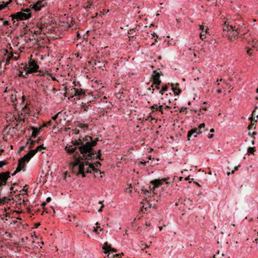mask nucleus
Masks as SVG:
<instances>
[{
	"label": "nucleus",
	"mask_w": 258,
	"mask_h": 258,
	"mask_svg": "<svg viewBox=\"0 0 258 258\" xmlns=\"http://www.w3.org/2000/svg\"><path fill=\"white\" fill-rule=\"evenodd\" d=\"M98 141V138L93 140L91 137L86 136L85 137L75 141L74 145L78 146L79 151L83 155L82 159L90 160V161H93L95 159L102 160L103 159L101 157V150H98L97 154L96 151L93 148L97 145V142Z\"/></svg>",
	"instance_id": "f257e3e1"
},
{
	"label": "nucleus",
	"mask_w": 258,
	"mask_h": 258,
	"mask_svg": "<svg viewBox=\"0 0 258 258\" xmlns=\"http://www.w3.org/2000/svg\"><path fill=\"white\" fill-rule=\"evenodd\" d=\"M74 161L73 162L74 167L79 166L78 174H81L82 177L86 176L85 173H91V169H92L95 173L99 172L100 174H104V172H101L97 168H95L94 165L89 162L90 160H86L82 159V156H78L77 155H74L73 156Z\"/></svg>",
	"instance_id": "f03ea898"
},
{
	"label": "nucleus",
	"mask_w": 258,
	"mask_h": 258,
	"mask_svg": "<svg viewBox=\"0 0 258 258\" xmlns=\"http://www.w3.org/2000/svg\"><path fill=\"white\" fill-rule=\"evenodd\" d=\"M167 178H162L161 179H155L153 180H152L150 181V184L153 185V186L151 187V186L149 187V189H142V191L144 192V194L146 196H150L149 195L151 194V192L150 191L153 189V193L155 194V189L156 187H158L160 186H161L164 182H166V183H168V182L166 181Z\"/></svg>",
	"instance_id": "7ed1b4c3"
},
{
	"label": "nucleus",
	"mask_w": 258,
	"mask_h": 258,
	"mask_svg": "<svg viewBox=\"0 0 258 258\" xmlns=\"http://www.w3.org/2000/svg\"><path fill=\"white\" fill-rule=\"evenodd\" d=\"M30 10L29 9H26L24 10L23 12H19L10 16L12 17V20L13 21V23H15V20L17 21L26 20L29 19L31 15L29 13Z\"/></svg>",
	"instance_id": "20e7f679"
},
{
	"label": "nucleus",
	"mask_w": 258,
	"mask_h": 258,
	"mask_svg": "<svg viewBox=\"0 0 258 258\" xmlns=\"http://www.w3.org/2000/svg\"><path fill=\"white\" fill-rule=\"evenodd\" d=\"M230 31L227 34H225V36L228 37L230 41H232L233 38L237 37L238 34L240 33L241 29L239 28H236L235 26H233L232 25H230Z\"/></svg>",
	"instance_id": "39448f33"
},
{
	"label": "nucleus",
	"mask_w": 258,
	"mask_h": 258,
	"mask_svg": "<svg viewBox=\"0 0 258 258\" xmlns=\"http://www.w3.org/2000/svg\"><path fill=\"white\" fill-rule=\"evenodd\" d=\"M38 69L39 66L36 63V61L34 60H32L29 61L28 67L26 66L24 69L27 71V72L26 73V75H27V74H30L38 72Z\"/></svg>",
	"instance_id": "423d86ee"
},
{
	"label": "nucleus",
	"mask_w": 258,
	"mask_h": 258,
	"mask_svg": "<svg viewBox=\"0 0 258 258\" xmlns=\"http://www.w3.org/2000/svg\"><path fill=\"white\" fill-rule=\"evenodd\" d=\"M10 172H2L0 173V188L7 184V181L10 178Z\"/></svg>",
	"instance_id": "0eeeda50"
},
{
	"label": "nucleus",
	"mask_w": 258,
	"mask_h": 258,
	"mask_svg": "<svg viewBox=\"0 0 258 258\" xmlns=\"http://www.w3.org/2000/svg\"><path fill=\"white\" fill-rule=\"evenodd\" d=\"M78 140H78L77 141H78ZM76 141L77 140H75L74 141H73L72 142L73 144V146H71V145H68L67 146H66L65 150L67 151V152L68 153H69L70 154H72L75 153L74 155H77L78 156H81L78 152H76V151L77 149H79L78 146L74 145V143H75V141Z\"/></svg>",
	"instance_id": "6e6552de"
},
{
	"label": "nucleus",
	"mask_w": 258,
	"mask_h": 258,
	"mask_svg": "<svg viewBox=\"0 0 258 258\" xmlns=\"http://www.w3.org/2000/svg\"><path fill=\"white\" fill-rule=\"evenodd\" d=\"M47 0H39L35 4L31 5V7L36 11L41 10L42 8L44 7L47 4Z\"/></svg>",
	"instance_id": "1a4fd4ad"
},
{
	"label": "nucleus",
	"mask_w": 258,
	"mask_h": 258,
	"mask_svg": "<svg viewBox=\"0 0 258 258\" xmlns=\"http://www.w3.org/2000/svg\"><path fill=\"white\" fill-rule=\"evenodd\" d=\"M72 92L70 93L71 97H74V96L82 97L85 95V90L82 89H79L76 88H73L71 89Z\"/></svg>",
	"instance_id": "9d476101"
},
{
	"label": "nucleus",
	"mask_w": 258,
	"mask_h": 258,
	"mask_svg": "<svg viewBox=\"0 0 258 258\" xmlns=\"http://www.w3.org/2000/svg\"><path fill=\"white\" fill-rule=\"evenodd\" d=\"M36 154V151L34 150H30L28 153H27L24 156L19 160L20 162H22L25 164V162H29L31 158Z\"/></svg>",
	"instance_id": "9b49d317"
},
{
	"label": "nucleus",
	"mask_w": 258,
	"mask_h": 258,
	"mask_svg": "<svg viewBox=\"0 0 258 258\" xmlns=\"http://www.w3.org/2000/svg\"><path fill=\"white\" fill-rule=\"evenodd\" d=\"M205 127V123H201L198 128H193V129H191V130L189 131L188 132V134H187V139H188V140H189L190 138L192 136V135H194V134H195L198 131V130H199V129H202L203 128H204Z\"/></svg>",
	"instance_id": "f8f14e48"
},
{
	"label": "nucleus",
	"mask_w": 258,
	"mask_h": 258,
	"mask_svg": "<svg viewBox=\"0 0 258 258\" xmlns=\"http://www.w3.org/2000/svg\"><path fill=\"white\" fill-rule=\"evenodd\" d=\"M102 248L105 250L104 253L107 254L110 251L115 252L117 250L114 248H111L110 245H108L107 242H105L103 244Z\"/></svg>",
	"instance_id": "ddd939ff"
},
{
	"label": "nucleus",
	"mask_w": 258,
	"mask_h": 258,
	"mask_svg": "<svg viewBox=\"0 0 258 258\" xmlns=\"http://www.w3.org/2000/svg\"><path fill=\"white\" fill-rule=\"evenodd\" d=\"M161 76H163V74L161 72H158L157 70L153 71V74L151 76V79H153V82L154 81L160 80Z\"/></svg>",
	"instance_id": "4468645a"
},
{
	"label": "nucleus",
	"mask_w": 258,
	"mask_h": 258,
	"mask_svg": "<svg viewBox=\"0 0 258 258\" xmlns=\"http://www.w3.org/2000/svg\"><path fill=\"white\" fill-rule=\"evenodd\" d=\"M170 86L172 88V90L173 91L174 93L176 95H179L181 93V90L179 87V84H173L171 83Z\"/></svg>",
	"instance_id": "2eb2a0df"
},
{
	"label": "nucleus",
	"mask_w": 258,
	"mask_h": 258,
	"mask_svg": "<svg viewBox=\"0 0 258 258\" xmlns=\"http://www.w3.org/2000/svg\"><path fill=\"white\" fill-rule=\"evenodd\" d=\"M25 164L23 163L22 162H20V161H18V165L16 168V172H20L22 170L23 171L25 170Z\"/></svg>",
	"instance_id": "dca6fc26"
},
{
	"label": "nucleus",
	"mask_w": 258,
	"mask_h": 258,
	"mask_svg": "<svg viewBox=\"0 0 258 258\" xmlns=\"http://www.w3.org/2000/svg\"><path fill=\"white\" fill-rule=\"evenodd\" d=\"M230 25L229 26L228 24L227 25L226 23H224V24L223 26V36H225V34H227V33H228L230 31Z\"/></svg>",
	"instance_id": "f3484780"
},
{
	"label": "nucleus",
	"mask_w": 258,
	"mask_h": 258,
	"mask_svg": "<svg viewBox=\"0 0 258 258\" xmlns=\"http://www.w3.org/2000/svg\"><path fill=\"white\" fill-rule=\"evenodd\" d=\"M31 128L33 131L32 134V136L33 138H36L39 134V130L37 127H33V126L31 127Z\"/></svg>",
	"instance_id": "a211bd4d"
},
{
	"label": "nucleus",
	"mask_w": 258,
	"mask_h": 258,
	"mask_svg": "<svg viewBox=\"0 0 258 258\" xmlns=\"http://www.w3.org/2000/svg\"><path fill=\"white\" fill-rule=\"evenodd\" d=\"M12 2V0H9V2L5 3L4 2H3V4L0 5V10H2L4 8H5L7 6Z\"/></svg>",
	"instance_id": "6ab92c4d"
},
{
	"label": "nucleus",
	"mask_w": 258,
	"mask_h": 258,
	"mask_svg": "<svg viewBox=\"0 0 258 258\" xmlns=\"http://www.w3.org/2000/svg\"><path fill=\"white\" fill-rule=\"evenodd\" d=\"M2 187L0 188V197L2 196ZM7 200V198L5 197H4L3 199L0 198V203L1 204H4L6 202V200Z\"/></svg>",
	"instance_id": "aec40b11"
},
{
	"label": "nucleus",
	"mask_w": 258,
	"mask_h": 258,
	"mask_svg": "<svg viewBox=\"0 0 258 258\" xmlns=\"http://www.w3.org/2000/svg\"><path fill=\"white\" fill-rule=\"evenodd\" d=\"M168 88V86L167 85H165V86H163L161 90H160L159 93L163 95L164 92L167 91Z\"/></svg>",
	"instance_id": "412c9836"
},
{
	"label": "nucleus",
	"mask_w": 258,
	"mask_h": 258,
	"mask_svg": "<svg viewBox=\"0 0 258 258\" xmlns=\"http://www.w3.org/2000/svg\"><path fill=\"white\" fill-rule=\"evenodd\" d=\"M13 58V53H11L8 56L6 60V64H8L10 63V61Z\"/></svg>",
	"instance_id": "4be33fe9"
},
{
	"label": "nucleus",
	"mask_w": 258,
	"mask_h": 258,
	"mask_svg": "<svg viewBox=\"0 0 258 258\" xmlns=\"http://www.w3.org/2000/svg\"><path fill=\"white\" fill-rule=\"evenodd\" d=\"M161 84V81L160 80L154 81L152 85L151 86V87H154V85H160Z\"/></svg>",
	"instance_id": "5701e85b"
},
{
	"label": "nucleus",
	"mask_w": 258,
	"mask_h": 258,
	"mask_svg": "<svg viewBox=\"0 0 258 258\" xmlns=\"http://www.w3.org/2000/svg\"><path fill=\"white\" fill-rule=\"evenodd\" d=\"M45 149V147H43V145H40L39 146H38L36 149H35V150H33L34 151H36V153L38 151H41L42 149Z\"/></svg>",
	"instance_id": "b1692460"
},
{
	"label": "nucleus",
	"mask_w": 258,
	"mask_h": 258,
	"mask_svg": "<svg viewBox=\"0 0 258 258\" xmlns=\"http://www.w3.org/2000/svg\"><path fill=\"white\" fill-rule=\"evenodd\" d=\"M256 109H257V107H256L255 108V109L254 110H253L252 112V118H253V117H256V118H258V113L257 114L256 113Z\"/></svg>",
	"instance_id": "393cba45"
},
{
	"label": "nucleus",
	"mask_w": 258,
	"mask_h": 258,
	"mask_svg": "<svg viewBox=\"0 0 258 258\" xmlns=\"http://www.w3.org/2000/svg\"><path fill=\"white\" fill-rule=\"evenodd\" d=\"M119 256V254H113V255H111L110 253H108V255H107V256H108V258H115V257H118Z\"/></svg>",
	"instance_id": "a878e982"
},
{
	"label": "nucleus",
	"mask_w": 258,
	"mask_h": 258,
	"mask_svg": "<svg viewBox=\"0 0 258 258\" xmlns=\"http://www.w3.org/2000/svg\"><path fill=\"white\" fill-rule=\"evenodd\" d=\"M255 151V150L254 147H249L248 148L247 152L248 153L253 154Z\"/></svg>",
	"instance_id": "bb28decb"
},
{
	"label": "nucleus",
	"mask_w": 258,
	"mask_h": 258,
	"mask_svg": "<svg viewBox=\"0 0 258 258\" xmlns=\"http://www.w3.org/2000/svg\"><path fill=\"white\" fill-rule=\"evenodd\" d=\"M78 126L81 128H87L88 125L86 124L80 123L79 124Z\"/></svg>",
	"instance_id": "cd10ccee"
},
{
	"label": "nucleus",
	"mask_w": 258,
	"mask_h": 258,
	"mask_svg": "<svg viewBox=\"0 0 258 258\" xmlns=\"http://www.w3.org/2000/svg\"><path fill=\"white\" fill-rule=\"evenodd\" d=\"M207 33V29L204 33H203V32L201 33V35H200L201 39H202V40H204L206 38L205 34Z\"/></svg>",
	"instance_id": "c85d7f7f"
},
{
	"label": "nucleus",
	"mask_w": 258,
	"mask_h": 258,
	"mask_svg": "<svg viewBox=\"0 0 258 258\" xmlns=\"http://www.w3.org/2000/svg\"><path fill=\"white\" fill-rule=\"evenodd\" d=\"M88 106H87L85 104H83L82 105V108L84 109L85 111H87L88 110Z\"/></svg>",
	"instance_id": "c756f323"
},
{
	"label": "nucleus",
	"mask_w": 258,
	"mask_h": 258,
	"mask_svg": "<svg viewBox=\"0 0 258 258\" xmlns=\"http://www.w3.org/2000/svg\"><path fill=\"white\" fill-rule=\"evenodd\" d=\"M151 109L152 110L155 109L156 110H158V105L157 104H154L151 107Z\"/></svg>",
	"instance_id": "7c9ffc66"
},
{
	"label": "nucleus",
	"mask_w": 258,
	"mask_h": 258,
	"mask_svg": "<svg viewBox=\"0 0 258 258\" xmlns=\"http://www.w3.org/2000/svg\"><path fill=\"white\" fill-rule=\"evenodd\" d=\"M7 162L6 161H0V168L2 167L4 165L7 164Z\"/></svg>",
	"instance_id": "2f4dec72"
},
{
	"label": "nucleus",
	"mask_w": 258,
	"mask_h": 258,
	"mask_svg": "<svg viewBox=\"0 0 258 258\" xmlns=\"http://www.w3.org/2000/svg\"><path fill=\"white\" fill-rule=\"evenodd\" d=\"M201 133H202L201 129L198 130L197 132L195 134H194V137H197L198 134H201Z\"/></svg>",
	"instance_id": "473e14b6"
},
{
	"label": "nucleus",
	"mask_w": 258,
	"mask_h": 258,
	"mask_svg": "<svg viewBox=\"0 0 258 258\" xmlns=\"http://www.w3.org/2000/svg\"><path fill=\"white\" fill-rule=\"evenodd\" d=\"M187 110V108L186 107H181L180 110V112H187L186 111Z\"/></svg>",
	"instance_id": "72a5a7b5"
},
{
	"label": "nucleus",
	"mask_w": 258,
	"mask_h": 258,
	"mask_svg": "<svg viewBox=\"0 0 258 258\" xmlns=\"http://www.w3.org/2000/svg\"><path fill=\"white\" fill-rule=\"evenodd\" d=\"M101 165L100 162L97 161L95 163V167L97 168V167H99Z\"/></svg>",
	"instance_id": "f704fd0d"
},
{
	"label": "nucleus",
	"mask_w": 258,
	"mask_h": 258,
	"mask_svg": "<svg viewBox=\"0 0 258 258\" xmlns=\"http://www.w3.org/2000/svg\"><path fill=\"white\" fill-rule=\"evenodd\" d=\"M99 204L101 205V207H100V209L98 210V212H101V211H102V208H103L104 205L102 204V202H101V201H100V202H99Z\"/></svg>",
	"instance_id": "c9c22d12"
},
{
	"label": "nucleus",
	"mask_w": 258,
	"mask_h": 258,
	"mask_svg": "<svg viewBox=\"0 0 258 258\" xmlns=\"http://www.w3.org/2000/svg\"><path fill=\"white\" fill-rule=\"evenodd\" d=\"M163 105H160L159 107H158V110L160 112H161V113H163Z\"/></svg>",
	"instance_id": "e433bc0d"
},
{
	"label": "nucleus",
	"mask_w": 258,
	"mask_h": 258,
	"mask_svg": "<svg viewBox=\"0 0 258 258\" xmlns=\"http://www.w3.org/2000/svg\"><path fill=\"white\" fill-rule=\"evenodd\" d=\"M250 119H251V123L250 124L252 126L254 124L255 122H256V120H253L252 117H250Z\"/></svg>",
	"instance_id": "4c0bfd02"
},
{
	"label": "nucleus",
	"mask_w": 258,
	"mask_h": 258,
	"mask_svg": "<svg viewBox=\"0 0 258 258\" xmlns=\"http://www.w3.org/2000/svg\"><path fill=\"white\" fill-rule=\"evenodd\" d=\"M3 24L4 25H10V23L9 21L6 20L4 21Z\"/></svg>",
	"instance_id": "58836bf2"
},
{
	"label": "nucleus",
	"mask_w": 258,
	"mask_h": 258,
	"mask_svg": "<svg viewBox=\"0 0 258 258\" xmlns=\"http://www.w3.org/2000/svg\"><path fill=\"white\" fill-rule=\"evenodd\" d=\"M252 50L251 48H249L247 50V53L249 55H252V53L251 51Z\"/></svg>",
	"instance_id": "ea45409f"
},
{
	"label": "nucleus",
	"mask_w": 258,
	"mask_h": 258,
	"mask_svg": "<svg viewBox=\"0 0 258 258\" xmlns=\"http://www.w3.org/2000/svg\"><path fill=\"white\" fill-rule=\"evenodd\" d=\"M59 113H58L57 114H55L53 117H52V119L55 120L57 118Z\"/></svg>",
	"instance_id": "a19ab883"
},
{
	"label": "nucleus",
	"mask_w": 258,
	"mask_h": 258,
	"mask_svg": "<svg viewBox=\"0 0 258 258\" xmlns=\"http://www.w3.org/2000/svg\"><path fill=\"white\" fill-rule=\"evenodd\" d=\"M200 29L203 32V33H204L205 32L204 31L205 28H204V26L201 25L200 26Z\"/></svg>",
	"instance_id": "79ce46f5"
},
{
	"label": "nucleus",
	"mask_w": 258,
	"mask_h": 258,
	"mask_svg": "<svg viewBox=\"0 0 258 258\" xmlns=\"http://www.w3.org/2000/svg\"><path fill=\"white\" fill-rule=\"evenodd\" d=\"M75 131V134H78L79 133V130L76 128L74 130Z\"/></svg>",
	"instance_id": "37998d69"
},
{
	"label": "nucleus",
	"mask_w": 258,
	"mask_h": 258,
	"mask_svg": "<svg viewBox=\"0 0 258 258\" xmlns=\"http://www.w3.org/2000/svg\"><path fill=\"white\" fill-rule=\"evenodd\" d=\"M51 198H50V197H48V198L46 199V202L49 203V202H50L51 201Z\"/></svg>",
	"instance_id": "c03bdc74"
},
{
	"label": "nucleus",
	"mask_w": 258,
	"mask_h": 258,
	"mask_svg": "<svg viewBox=\"0 0 258 258\" xmlns=\"http://www.w3.org/2000/svg\"><path fill=\"white\" fill-rule=\"evenodd\" d=\"M154 86H155V88L156 89H158V90H159V89H160V85H154Z\"/></svg>",
	"instance_id": "a18cd8bd"
},
{
	"label": "nucleus",
	"mask_w": 258,
	"mask_h": 258,
	"mask_svg": "<svg viewBox=\"0 0 258 258\" xmlns=\"http://www.w3.org/2000/svg\"><path fill=\"white\" fill-rule=\"evenodd\" d=\"M238 166H236V167H234V170H232V171H231V173H234V171H235V170H237V169H238Z\"/></svg>",
	"instance_id": "49530a36"
},
{
	"label": "nucleus",
	"mask_w": 258,
	"mask_h": 258,
	"mask_svg": "<svg viewBox=\"0 0 258 258\" xmlns=\"http://www.w3.org/2000/svg\"><path fill=\"white\" fill-rule=\"evenodd\" d=\"M213 137H214V135L213 134H209L208 137L209 139H211Z\"/></svg>",
	"instance_id": "de8ad7c7"
},
{
	"label": "nucleus",
	"mask_w": 258,
	"mask_h": 258,
	"mask_svg": "<svg viewBox=\"0 0 258 258\" xmlns=\"http://www.w3.org/2000/svg\"><path fill=\"white\" fill-rule=\"evenodd\" d=\"M27 185H25L24 186L23 190H24V191H27Z\"/></svg>",
	"instance_id": "09e8293b"
},
{
	"label": "nucleus",
	"mask_w": 258,
	"mask_h": 258,
	"mask_svg": "<svg viewBox=\"0 0 258 258\" xmlns=\"http://www.w3.org/2000/svg\"><path fill=\"white\" fill-rule=\"evenodd\" d=\"M34 144H35V141H32L31 142L30 148H32V145H33Z\"/></svg>",
	"instance_id": "8fccbe9b"
},
{
	"label": "nucleus",
	"mask_w": 258,
	"mask_h": 258,
	"mask_svg": "<svg viewBox=\"0 0 258 258\" xmlns=\"http://www.w3.org/2000/svg\"><path fill=\"white\" fill-rule=\"evenodd\" d=\"M19 76H22L23 77H24V76H23V72H19Z\"/></svg>",
	"instance_id": "3c124183"
},
{
	"label": "nucleus",
	"mask_w": 258,
	"mask_h": 258,
	"mask_svg": "<svg viewBox=\"0 0 258 258\" xmlns=\"http://www.w3.org/2000/svg\"><path fill=\"white\" fill-rule=\"evenodd\" d=\"M47 125H51V121H48V122H47V124H45V126H47Z\"/></svg>",
	"instance_id": "603ef678"
},
{
	"label": "nucleus",
	"mask_w": 258,
	"mask_h": 258,
	"mask_svg": "<svg viewBox=\"0 0 258 258\" xmlns=\"http://www.w3.org/2000/svg\"><path fill=\"white\" fill-rule=\"evenodd\" d=\"M98 228H100V227H99V226H98V227H97V228H94V231L95 232H97V229H98Z\"/></svg>",
	"instance_id": "864d4df0"
},
{
	"label": "nucleus",
	"mask_w": 258,
	"mask_h": 258,
	"mask_svg": "<svg viewBox=\"0 0 258 258\" xmlns=\"http://www.w3.org/2000/svg\"><path fill=\"white\" fill-rule=\"evenodd\" d=\"M248 130H252V126L250 124H249V125H248Z\"/></svg>",
	"instance_id": "5fc2aeb1"
},
{
	"label": "nucleus",
	"mask_w": 258,
	"mask_h": 258,
	"mask_svg": "<svg viewBox=\"0 0 258 258\" xmlns=\"http://www.w3.org/2000/svg\"><path fill=\"white\" fill-rule=\"evenodd\" d=\"M18 172H16V170L15 171V172L12 174V176L15 175Z\"/></svg>",
	"instance_id": "6e6d98bb"
},
{
	"label": "nucleus",
	"mask_w": 258,
	"mask_h": 258,
	"mask_svg": "<svg viewBox=\"0 0 258 258\" xmlns=\"http://www.w3.org/2000/svg\"><path fill=\"white\" fill-rule=\"evenodd\" d=\"M69 130H70V127H66V128H65V129H64V131L67 132V131H69Z\"/></svg>",
	"instance_id": "4d7b16f0"
},
{
	"label": "nucleus",
	"mask_w": 258,
	"mask_h": 258,
	"mask_svg": "<svg viewBox=\"0 0 258 258\" xmlns=\"http://www.w3.org/2000/svg\"><path fill=\"white\" fill-rule=\"evenodd\" d=\"M77 37L81 38L80 34V33L78 32H77Z\"/></svg>",
	"instance_id": "13d9d810"
},
{
	"label": "nucleus",
	"mask_w": 258,
	"mask_h": 258,
	"mask_svg": "<svg viewBox=\"0 0 258 258\" xmlns=\"http://www.w3.org/2000/svg\"><path fill=\"white\" fill-rule=\"evenodd\" d=\"M189 179H190V178H189V176H188V177H187L185 178V180H189Z\"/></svg>",
	"instance_id": "bf43d9fd"
},
{
	"label": "nucleus",
	"mask_w": 258,
	"mask_h": 258,
	"mask_svg": "<svg viewBox=\"0 0 258 258\" xmlns=\"http://www.w3.org/2000/svg\"><path fill=\"white\" fill-rule=\"evenodd\" d=\"M210 131L211 133H213L214 132V130L213 128H211Z\"/></svg>",
	"instance_id": "052dcab7"
},
{
	"label": "nucleus",
	"mask_w": 258,
	"mask_h": 258,
	"mask_svg": "<svg viewBox=\"0 0 258 258\" xmlns=\"http://www.w3.org/2000/svg\"><path fill=\"white\" fill-rule=\"evenodd\" d=\"M10 190H11V191L13 190V189H14V187L11 186V187H10Z\"/></svg>",
	"instance_id": "680f3d73"
},
{
	"label": "nucleus",
	"mask_w": 258,
	"mask_h": 258,
	"mask_svg": "<svg viewBox=\"0 0 258 258\" xmlns=\"http://www.w3.org/2000/svg\"><path fill=\"white\" fill-rule=\"evenodd\" d=\"M217 92H218L219 93H221V92H222V91H221V90L220 89H219V90H218Z\"/></svg>",
	"instance_id": "e2e57ef3"
},
{
	"label": "nucleus",
	"mask_w": 258,
	"mask_h": 258,
	"mask_svg": "<svg viewBox=\"0 0 258 258\" xmlns=\"http://www.w3.org/2000/svg\"><path fill=\"white\" fill-rule=\"evenodd\" d=\"M146 226H147V227H148V226H150V224L149 223H146Z\"/></svg>",
	"instance_id": "0e129e2a"
},
{
	"label": "nucleus",
	"mask_w": 258,
	"mask_h": 258,
	"mask_svg": "<svg viewBox=\"0 0 258 258\" xmlns=\"http://www.w3.org/2000/svg\"><path fill=\"white\" fill-rule=\"evenodd\" d=\"M40 225V223H37V224H36V227H37Z\"/></svg>",
	"instance_id": "69168bd1"
},
{
	"label": "nucleus",
	"mask_w": 258,
	"mask_h": 258,
	"mask_svg": "<svg viewBox=\"0 0 258 258\" xmlns=\"http://www.w3.org/2000/svg\"><path fill=\"white\" fill-rule=\"evenodd\" d=\"M256 133H255V132H253V133H252V136L255 135H256Z\"/></svg>",
	"instance_id": "338daca9"
},
{
	"label": "nucleus",
	"mask_w": 258,
	"mask_h": 258,
	"mask_svg": "<svg viewBox=\"0 0 258 258\" xmlns=\"http://www.w3.org/2000/svg\"><path fill=\"white\" fill-rule=\"evenodd\" d=\"M45 205H46V203L44 202L42 204V206H45Z\"/></svg>",
	"instance_id": "774afa93"
}]
</instances>
